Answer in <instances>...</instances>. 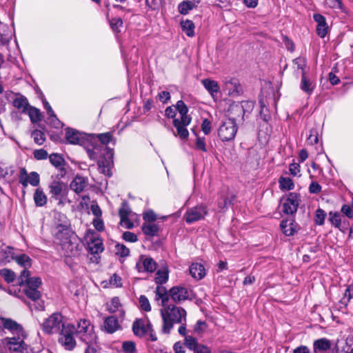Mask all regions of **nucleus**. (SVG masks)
<instances>
[{
	"mask_svg": "<svg viewBox=\"0 0 353 353\" xmlns=\"http://www.w3.org/2000/svg\"><path fill=\"white\" fill-rule=\"evenodd\" d=\"M58 216L62 219V223H57V225L54 226V236L59 241L62 249L65 251L66 256H75L78 254V249L77 246L70 240L72 232L70 228L69 221L63 214H59Z\"/></svg>",
	"mask_w": 353,
	"mask_h": 353,
	"instance_id": "nucleus-1",
	"label": "nucleus"
},
{
	"mask_svg": "<svg viewBox=\"0 0 353 353\" xmlns=\"http://www.w3.org/2000/svg\"><path fill=\"white\" fill-rule=\"evenodd\" d=\"M163 319L162 332L164 334H170L174 323L186 321V311L174 305L165 306L161 310Z\"/></svg>",
	"mask_w": 353,
	"mask_h": 353,
	"instance_id": "nucleus-2",
	"label": "nucleus"
},
{
	"mask_svg": "<svg viewBox=\"0 0 353 353\" xmlns=\"http://www.w3.org/2000/svg\"><path fill=\"white\" fill-rule=\"evenodd\" d=\"M41 283L42 281L40 277H30V272L26 270H23L17 279L19 285L26 284V288L23 290L24 293L28 298L33 301H39L41 298V292L38 290V288Z\"/></svg>",
	"mask_w": 353,
	"mask_h": 353,
	"instance_id": "nucleus-3",
	"label": "nucleus"
},
{
	"mask_svg": "<svg viewBox=\"0 0 353 353\" xmlns=\"http://www.w3.org/2000/svg\"><path fill=\"white\" fill-rule=\"evenodd\" d=\"M83 148L86 150L89 158L92 160H97L99 157L103 159L113 158V150L108 146L99 144L94 134H90L88 143Z\"/></svg>",
	"mask_w": 353,
	"mask_h": 353,
	"instance_id": "nucleus-4",
	"label": "nucleus"
},
{
	"mask_svg": "<svg viewBox=\"0 0 353 353\" xmlns=\"http://www.w3.org/2000/svg\"><path fill=\"white\" fill-rule=\"evenodd\" d=\"M75 333L80 340L85 344L96 343L97 336L94 331V326L88 320L81 319Z\"/></svg>",
	"mask_w": 353,
	"mask_h": 353,
	"instance_id": "nucleus-5",
	"label": "nucleus"
},
{
	"mask_svg": "<svg viewBox=\"0 0 353 353\" xmlns=\"http://www.w3.org/2000/svg\"><path fill=\"white\" fill-rule=\"evenodd\" d=\"M50 199L58 201V205H63V200L68 192V185L59 179H54L48 185Z\"/></svg>",
	"mask_w": 353,
	"mask_h": 353,
	"instance_id": "nucleus-6",
	"label": "nucleus"
},
{
	"mask_svg": "<svg viewBox=\"0 0 353 353\" xmlns=\"http://www.w3.org/2000/svg\"><path fill=\"white\" fill-rule=\"evenodd\" d=\"M63 316L59 312L52 314L41 325L42 330L48 334L59 333L62 329V325H65L63 322Z\"/></svg>",
	"mask_w": 353,
	"mask_h": 353,
	"instance_id": "nucleus-7",
	"label": "nucleus"
},
{
	"mask_svg": "<svg viewBox=\"0 0 353 353\" xmlns=\"http://www.w3.org/2000/svg\"><path fill=\"white\" fill-rule=\"evenodd\" d=\"M59 333V343H61L66 350H72L77 345L74 338L75 327L70 323L63 325L62 329Z\"/></svg>",
	"mask_w": 353,
	"mask_h": 353,
	"instance_id": "nucleus-8",
	"label": "nucleus"
},
{
	"mask_svg": "<svg viewBox=\"0 0 353 353\" xmlns=\"http://www.w3.org/2000/svg\"><path fill=\"white\" fill-rule=\"evenodd\" d=\"M208 214V208L206 205L201 203L188 208L183 215V219L188 224L203 220Z\"/></svg>",
	"mask_w": 353,
	"mask_h": 353,
	"instance_id": "nucleus-9",
	"label": "nucleus"
},
{
	"mask_svg": "<svg viewBox=\"0 0 353 353\" xmlns=\"http://www.w3.org/2000/svg\"><path fill=\"white\" fill-rule=\"evenodd\" d=\"M237 129L236 119L234 118H229L219 127L218 135L222 141H229L234 139Z\"/></svg>",
	"mask_w": 353,
	"mask_h": 353,
	"instance_id": "nucleus-10",
	"label": "nucleus"
},
{
	"mask_svg": "<svg viewBox=\"0 0 353 353\" xmlns=\"http://www.w3.org/2000/svg\"><path fill=\"white\" fill-rule=\"evenodd\" d=\"M300 194L296 192H290L282 205V211L284 214L294 215L296 213L299 203Z\"/></svg>",
	"mask_w": 353,
	"mask_h": 353,
	"instance_id": "nucleus-11",
	"label": "nucleus"
},
{
	"mask_svg": "<svg viewBox=\"0 0 353 353\" xmlns=\"http://www.w3.org/2000/svg\"><path fill=\"white\" fill-rule=\"evenodd\" d=\"M90 134L80 132L79 131L67 128L65 129V139L68 143L72 145H79L84 147L88 143Z\"/></svg>",
	"mask_w": 353,
	"mask_h": 353,
	"instance_id": "nucleus-12",
	"label": "nucleus"
},
{
	"mask_svg": "<svg viewBox=\"0 0 353 353\" xmlns=\"http://www.w3.org/2000/svg\"><path fill=\"white\" fill-rule=\"evenodd\" d=\"M157 268L155 261L149 256L141 254L136 263V269L139 272H154Z\"/></svg>",
	"mask_w": 353,
	"mask_h": 353,
	"instance_id": "nucleus-13",
	"label": "nucleus"
},
{
	"mask_svg": "<svg viewBox=\"0 0 353 353\" xmlns=\"http://www.w3.org/2000/svg\"><path fill=\"white\" fill-rule=\"evenodd\" d=\"M19 183L26 188L30 183L32 186H37L40 182L39 174L36 172H31L30 174H28L25 168L20 170L19 176Z\"/></svg>",
	"mask_w": 353,
	"mask_h": 353,
	"instance_id": "nucleus-14",
	"label": "nucleus"
},
{
	"mask_svg": "<svg viewBox=\"0 0 353 353\" xmlns=\"http://www.w3.org/2000/svg\"><path fill=\"white\" fill-rule=\"evenodd\" d=\"M152 324L148 319H137L132 324V331L137 336L143 337L151 328Z\"/></svg>",
	"mask_w": 353,
	"mask_h": 353,
	"instance_id": "nucleus-15",
	"label": "nucleus"
},
{
	"mask_svg": "<svg viewBox=\"0 0 353 353\" xmlns=\"http://www.w3.org/2000/svg\"><path fill=\"white\" fill-rule=\"evenodd\" d=\"M8 348L12 352H23L26 350V345L23 338L18 334L17 337H7L5 339Z\"/></svg>",
	"mask_w": 353,
	"mask_h": 353,
	"instance_id": "nucleus-16",
	"label": "nucleus"
},
{
	"mask_svg": "<svg viewBox=\"0 0 353 353\" xmlns=\"http://www.w3.org/2000/svg\"><path fill=\"white\" fill-rule=\"evenodd\" d=\"M169 295L173 301L180 303L188 299L189 291L183 286H174L169 290Z\"/></svg>",
	"mask_w": 353,
	"mask_h": 353,
	"instance_id": "nucleus-17",
	"label": "nucleus"
},
{
	"mask_svg": "<svg viewBox=\"0 0 353 353\" xmlns=\"http://www.w3.org/2000/svg\"><path fill=\"white\" fill-rule=\"evenodd\" d=\"M131 212L130 208L127 201H123L119 210V216L121 225H124L126 228L130 229L133 227V223L129 219V215Z\"/></svg>",
	"mask_w": 353,
	"mask_h": 353,
	"instance_id": "nucleus-18",
	"label": "nucleus"
},
{
	"mask_svg": "<svg viewBox=\"0 0 353 353\" xmlns=\"http://www.w3.org/2000/svg\"><path fill=\"white\" fill-rule=\"evenodd\" d=\"M313 19L317 23L316 26V34L321 38H324L328 31V25L326 23L325 17L319 13L313 14Z\"/></svg>",
	"mask_w": 353,
	"mask_h": 353,
	"instance_id": "nucleus-19",
	"label": "nucleus"
},
{
	"mask_svg": "<svg viewBox=\"0 0 353 353\" xmlns=\"http://www.w3.org/2000/svg\"><path fill=\"white\" fill-rule=\"evenodd\" d=\"M316 88L315 81L312 79L307 72H302L300 83L301 90L308 95H311Z\"/></svg>",
	"mask_w": 353,
	"mask_h": 353,
	"instance_id": "nucleus-20",
	"label": "nucleus"
},
{
	"mask_svg": "<svg viewBox=\"0 0 353 353\" xmlns=\"http://www.w3.org/2000/svg\"><path fill=\"white\" fill-rule=\"evenodd\" d=\"M254 108V103L252 101H242L240 104H236L231 107V111L234 114H242V120H244V116L250 114Z\"/></svg>",
	"mask_w": 353,
	"mask_h": 353,
	"instance_id": "nucleus-21",
	"label": "nucleus"
},
{
	"mask_svg": "<svg viewBox=\"0 0 353 353\" xmlns=\"http://www.w3.org/2000/svg\"><path fill=\"white\" fill-rule=\"evenodd\" d=\"M191 122L184 123L183 119H174L172 123L174 127L176 129V134L175 136H179L181 139H187L189 137V132L186 128V126L190 125Z\"/></svg>",
	"mask_w": 353,
	"mask_h": 353,
	"instance_id": "nucleus-22",
	"label": "nucleus"
},
{
	"mask_svg": "<svg viewBox=\"0 0 353 353\" xmlns=\"http://www.w3.org/2000/svg\"><path fill=\"white\" fill-rule=\"evenodd\" d=\"M353 297V283L348 285L345 290L343 297L338 302L336 307L339 310L346 309L350 301Z\"/></svg>",
	"mask_w": 353,
	"mask_h": 353,
	"instance_id": "nucleus-23",
	"label": "nucleus"
},
{
	"mask_svg": "<svg viewBox=\"0 0 353 353\" xmlns=\"http://www.w3.org/2000/svg\"><path fill=\"white\" fill-rule=\"evenodd\" d=\"M225 84L230 95H239L242 93V88L238 79L233 77L225 79Z\"/></svg>",
	"mask_w": 353,
	"mask_h": 353,
	"instance_id": "nucleus-24",
	"label": "nucleus"
},
{
	"mask_svg": "<svg viewBox=\"0 0 353 353\" xmlns=\"http://www.w3.org/2000/svg\"><path fill=\"white\" fill-rule=\"evenodd\" d=\"M189 270L191 276L196 280H201L205 276V269L201 263H192Z\"/></svg>",
	"mask_w": 353,
	"mask_h": 353,
	"instance_id": "nucleus-25",
	"label": "nucleus"
},
{
	"mask_svg": "<svg viewBox=\"0 0 353 353\" xmlns=\"http://www.w3.org/2000/svg\"><path fill=\"white\" fill-rule=\"evenodd\" d=\"M121 327L118 319L115 316H110L104 320V328L108 333H114Z\"/></svg>",
	"mask_w": 353,
	"mask_h": 353,
	"instance_id": "nucleus-26",
	"label": "nucleus"
},
{
	"mask_svg": "<svg viewBox=\"0 0 353 353\" xmlns=\"http://www.w3.org/2000/svg\"><path fill=\"white\" fill-rule=\"evenodd\" d=\"M49 161L55 168L60 170L61 172H65L64 168L65 161L62 155L58 153H52L49 155Z\"/></svg>",
	"mask_w": 353,
	"mask_h": 353,
	"instance_id": "nucleus-27",
	"label": "nucleus"
},
{
	"mask_svg": "<svg viewBox=\"0 0 353 353\" xmlns=\"http://www.w3.org/2000/svg\"><path fill=\"white\" fill-rule=\"evenodd\" d=\"M156 299H161V305L165 307L168 304V302L170 298L169 295V291L167 290L165 287L162 285L157 284L156 290Z\"/></svg>",
	"mask_w": 353,
	"mask_h": 353,
	"instance_id": "nucleus-28",
	"label": "nucleus"
},
{
	"mask_svg": "<svg viewBox=\"0 0 353 353\" xmlns=\"http://www.w3.org/2000/svg\"><path fill=\"white\" fill-rule=\"evenodd\" d=\"M201 83L212 97H214L220 90L218 83L214 80L204 79L201 81Z\"/></svg>",
	"mask_w": 353,
	"mask_h": 353,
	"instance_id": "nucleus-29",
	"label": "nucleus"
},
{
	"mask_svg": "<svg viewBox=\"0 0 353 353\" xmlns=\"http://www.w3.org/2000/svg\"><path fill=\"white\" fill-rule=\"evenodd\" d=\"M330 341L325 338L316 340L313 343L314 353H324V352L330 350Z\"/></svg>",
	"mask_w": 353,
	"mask_h": 353,
	"instance_id": "nucleus-30",
	"label": "nucleus"
},
{
	"mask_svg": "<svg viewBox=\"0 0 353 353\" xmlns=\"http://www.w3.org/2000/svg\"><path fill=\"white\" fill-rule=\"evenodd\" d=\"M283 234L288 236H292L296 232V225L294 219L283 220L280 224Z\"/></svg>",
	"mask_w": 353,
	"mask_h": 353,
	"instance_id": "nucleus-31",
	"label": "nucleus"
},
{
	"mask_svg": "<svg viewBox=\"0 0 353 353\" xmlns=\"http://www.w3.org/2000/svg\"><path fill=\"white\" fill-rule=\"evenodd\" d=\"M175 108L180 114L181 119H183V122L186 123L191 122L192 118L188 115V108L182 100H179L176 102Z\"/></svg>",
	"mask_w": 353,
	"mask_h": 353,
	"instance_id": "nucleus-32",
	"label": "nucleus"
},
{
	"mask_svg": "<svg viewBox=\"0 0 353 353\" xmlns=\"http://www.w3.org/2000/svg\"><path fill=\"white\" fill-rule=\"evenodd\" d=\"M143 232L149 236H158L160 227L154 223H144L141 226Z\"/></svg>",
	"mask_w": 353,
	"mask_h": 353,
	"instance_id": "nucleus-33",
	"label": "nucleus"
},
{
	"mask_svg": "<svg viewBox=\"0 0 353 353\" xmlns=\"http://www.w3.org/2000/svg\"><path fill=\"white\" fill-rule=\"evenodd\" d=\"M6 328L12 332H16L18 334H23V330L21 325L11 319L4 318L3 329Z\"/></svg>",
	"mask_w": 353,
	"mask_h": 353,
	"instance_id": "nucleus-34",
	"label": "nucleus"
},
{
	"mask_svg": "<svg viewBox=\"0 0 353 353\" xmlns=\"http://www.w3.org/2000/svg\"><path fill=\"white\" fill-rule=\"evenodd\" d=\"M86 187V181L83 177L77 176L72 181L70 188L77 193L81 192Z\"/></svg>",
	"mask_w": 353,
	"mask_h": 353,
	"instance_id": "nucleus-35",
	"label": "nucleus"
},
{
	"mask_svg": "<svg viewBox=\"0 0 353 353\" xmlns=\"http://www.w3.org/2000/svg\"><path fill=\"white\" fill-rule=\"evenodd\" d=\"M13 259L21 267H23V270H27L32 265V259L26 254H17L13 256Z\"/></svg>",
	"mask_w": 353,
	"mask_h": 353,
	"instance_id": "nucleus-36",
	"label": "nucleus"
},
{
	"mask_svg": "<svg viewBox=\"0 0 353 353\" xmlns=\"http://www.w3.org/2000/svg\"><path fill=\"white\" fill-rule=\"evenodd\" d=\"M181 26L182 30L188 37H192L194 36L195 25L192 21L189 19L181 21Z\"/></svg>",
	"mask_w": 353,
	"mask_h": 353,
	"instance_id": "nucleus-37",
	"label": "nucleus"
},
{
	"mask_svg": "<svg viewBox=\"0 0 353 353\" xmlns=\"http://www.w3.org/2000/svg\"><path fill=\"white\" fill-rule=\"evenodd\" d=\"M112 161V159H108V157L101 160H99L97 165L100 172L108 176H110L112 174L110 168Z\"/></svg>",
	"mask_w": 353,
	"mask_h": 353,
	"instance_id": "nucleus-38",
	"label": "nucleus"
},
{
	"mask_svg": "<svg viewBox=\"0 0 353 353\" xmlns=\"http://www.w3.org/2000/svg\"><path fill=\"white\" fill-rule=\"evenodd\" d=\"M88 249L91 254H99L103 251V246L101 240L94 239L88 243Z\"/></svg>",
	"mask_w": 353,
	"mask_h": 353,
	"instance_id": "nucleus-39",
	"label": "nucleus"
},
{
	"mask_svg": "<svg viewBox=\"0 0 353 353\" xmlns=\"http://www.w3.org/2000/svg\"><path fill=\"white\" fill-rule=\"evenodd\" d=\"M35 205L39 207L45 205L47 203V196L40 188H37L34 193Z\"/></svg>",
	"mask_w": 353,
	"mask_h": 353,
	"instance_id": "nucleus-40",
	"label": "nucleus"
},
{
	"mask_svg": "<svg viewBox=\"0 0 353 353\" xmlns=\"http://www.w3.org/2000/svg\"><path fill=\"white\" fill-rule=\"evenodd\" d=\"M13 105L22 112H26L29 108L28 99L23 96L16 98L13 101Z\"/></svg>",
	"mask_w": 353,
	"mask_h": 353,
	"instance_id": "nucleus-41",
	"label": "nucleus"
},
{
	"mask_svg": "<svg viewBox=\"0 0 353 353\" xmlns=\"http://www.w3.org/2000/svg\"><path fill=\"white\" fill-rule=\"evenodd\" d=\"M279 188L281 190H292L294 188V184L290 177L281 176L279 179Z\"/></svg>",
	"mask_w": 353,
	"mask_h": 353,
	"instance_id": "nucleus-42",
	"label": "nucleus"
},
{
	"mask_svg": "<svg viewBox=\"0 0 353 353\" xmlns=\"http://www.w3.org/2000/svg\"><path fill=\"white\" fill-rule=\"evenodd\" d=\"M194 8L195 3L190 0L183 1L178 5V10L181 14H187Z\"/></svg>",
	"mask_w": 353,
	"mask_h": 353,
	"instance_id": "nucleus-43",
	"label": "nucleus"
},
{
	"mask_svg": "<svg viewBox=\"0 0 353 353\" xmlns=\"http://www.w3.org/2000/svg\"><path fill=\"white\" fill-rule=\"evenodd\" d=\"M336 353H353V338H347L341 347H336Z\"/></svg>",
	"mask_w": 353,
	"mask_h": 353,
	"instance_id": "nucleus-44",
	"label": "nucleus"
},
{
	"mask_svg": "<svg viewBox=\"0 0 353 353\" xmlns=\"http://www.w3.org/2000/svg\"><path fill=\"white\" fill-rule=\"evenodd\" d=\"M168 280V270L167 268L159 270L155 275L154 281L157 284L163 285Z\"/></svg>",
	"mask_w": 353,
	"mask_h": 353,
	"instance_id": "nucleus-45",
	"label": "nucleus"
},
{
	"mask_svg": "<svg viewBox=\"0 0 353 353\" xmlns=\"http://www.w3.org/2000/svg\"><path fill=\"white\" fill-rule=\"evenodd\" d=\"M28 115L30 121L33 123H36L42 119V115L40 110L34 107H29L28 108Z\"/></svg>",
	"mask_w": 353,
	"mask_h": 353,
	"instance_id": "nucleus-46",
	"label": "nucleus"
},
{
	"mask_svg": "<svg viewBox=\"0 0 353 353\" xmlns=\"http://www.w3.org/2000/svg\"><path fill=\"white\" fill-rule=\"evenodd\" d=\"M97 142L99 144L107 146V144L112 141V133L110 132L95 134Z\"/></svg>",
	"mask_w": 353,
	"mask_h": 353,
	"instance_id": "nucleus-47",
	"label": "nucleus"
},
{
	"mask_svg": "<svg viewBox=\"0 0 353 353\" xmlns=\"http://www.w3.org/2000/svg\"><path fill=\"white\" fill-rule=\"evenodd\" d=\"M185 345L190 350L194 352L198 346L200 345L196 338L192 336H185L184 339Z\"/></svg>",
	"mask_w": 353,
	"mask_h": 353,
	"instance_id": "nucleus-48",
	"label": "nucleus"
},
{
	"mask_svg": "<svg viewBox=\"0 0 353 353\" xmlns=\"http://www.w3.org/2000/svg\"><path fill=\"white\" fill-rule=\"evenodd\" d=\"M0 274L8 283L14 282L16 279L15 273L12 270L8 268H3L1 270Z\"/></svg>",
	"mask_w": 353,
	"mask_h": 353,
	"instance_id": "nucleus-49",
	"label": "nucleus"
},
{
	"mask_svg": "<svg viewBox=\"0 0 353 353\" xmlns=\"http://www.w3.org/2000/svg\"><path fill=\"white\" fill-rule=\"evenodd\" d=\"M329 221L335 228H340L341 226V215L339 212H330Z\"/></svg>",
	"mask_w": 353,
	"mask_h": 353,
	"instance_id": "nucleus-50",
	"label": "nucleus"
},
{
	"mask_svg": "<svg viewBox=\"0 0 353 353\" xmlns=\"http://www.w3.org/2000/svg\"><path fill=\"white\" fill-rule=\"evenodd\" d=\"M31 137L34 139V142L41 145L46 141V136L43 132L39 130H34L31 134Z\"/></svg>",
	"mask_w": 353,
	"mask_h": 353,
	"instance_id": "nucleus-51",
	"label": "nucleus"
},
{
	"mask_svg": "<svg viewBox=\"0 0 353 353\" xmlns=\"http://www.w3.org/2000/svg\"><path fill=\"white\" fill-rule=\"evenodd\" d=\"M121 306L120 300L118 297L115 296L111 299L110 303L107 304V310L110 313H114Z\"/></svg>",
	"mask_w": 353,
	"mask_h": 353,
	"instance_id": "nucleus-52",
	"label": "nucleus"
},
{
	"mask_svg": "<svg viewBox=\"0 0 353 353\" xmlns=\"http://www.w3.org/2000/svg\"><path fill=\"white\" fill-rule=\"evenodd\" d=\"M326 213L321 208H319L315 212V223L316 225H322L324 224Z\"/></svg>",
	"mask_w": 353,
	"mask_h": 353,
	"instance_id": "nucleus-53",
	"label": "nucleus"
},
{
	"mask_svg": "<svg viewBox=\"0 0 353 353\" xmlns=\"http://www.w3.org/2000/svg\"><path fill=\"white\" fill-rule=\"evenodd\" d=\"M123 20L121 18H113L110 21L112 30L115 32H120V28L123 26Z\"/></svg>",
	"mask_w": 353,
	"mask_h": 353,
	"instance_id": "nucleus-54",
	"label": "nucleus"
},
{
	"mask_svg": "<svg viewBox=\"0 0 353 353\" xmlns=\"http://www.w3.org/2000/svg\"><path fill=\"white\" fill-rule=\"evenodd\" d=\"M307 141L311 145H314L319 141V134L316 128H312L310 130V135L307 137Z\"/></svg>",
	"mask_w": 353,
	"mask_h": 353,
	"instance_id": "nucleus-55",
	"label": "nucleus"
},
{
	"mask_svg": "<svg viewBox=\"0 0 353 353\" xmlns=\"http://www.w3.org/2000/svg\"><path fill=\"white\" fill-rule=\"evenodd\" d=\"M195 149L206 152V144L205 137H197L195 142Z\"/></svg>",
	"mask_w": 353,
	"mask_h": 353,
	"instance_id": "nucleus-56",
	"label": "nucleus"
},
{
	"mask_svg": "<svg viewBox=\"0 0 353 353\" xmlns=\"http://www.w3.org/2000/svg\"><path fill=\"white\" fill-rule=\"evenodd\" d=\"M293 63L297 65V68L301 70L302 72H305V68L307 61L306 59L303 57H297L293 60Z\"/></svg>",
	"mask_w": 353,
	"mask_h": 353,
	"instance_id": "nucleus-57",
	"label": "nucleus"
},
{
	"mask_svg": "<svg viewBox=\"0 0 353 353\" xmlns=\"http://www.w3.org/2000/svg\"><path fill=\"white\" fill-rule=\"evenodd\" d=\"M139 303L141 309L145 312L151 310V306L148 299L145 295H141L139 298Z\"/></svg>",
	"mask_w": 353,
	"mask_h": 353,
	"instance_id": "nucleus-58",
	"label": "nucleus"
},
{
	"mask_svg": "<svg viewBox=\"0 0 353 353\" xmlns=\"http://www.w3.org/2000/svg\"><path fill=\"white\" fill-rule=\"evenodd\" d=\"M122 348L125 353H134L136 350L135 343L128 341L123 343Z\"/></svg>",
	"mask_w": 353,
	"mask_h": 353,
	"instance_id": "nucleus-59",
	"label": "nucleus"
},
{
	"mask_svg": "<svg viewBox=\"0 0 353 353\" xmlns=\"http://www.w3.org/2000/svg\"><path fill=\"white\" fill-rule=\"evenodd\" d=\"M143 219L147 223H154L157 219V215L153 210H150L143 213Z\"/></svg>",
	"mask_w": 353,
	"mask_h": 353,
	"instance_id": "nucleus-60",
	"label": "nucleus"
},
{
	"mask_svg": "<svg viewBox=\"0 0 353 353\" xmlns=\"http://www.w3.org/2000/svg\"><path fill=\"white\" fill-rule=\"evenodd\" d=\"M48 119L49 120L50 125L54 128H59L63 125V123L59 120L54 113L49 115Z\"/></svg>",
	"mask_w": 353,
	"mask_h": 353,
	"instance_id": "nucleus-61",
	"label": "nucleus"
},
{
	"mask_svg": "<svg viewBox=\"0 0 353 353\" xmlns=\"http://www.w3.org/2000/svg\"><path fill=\"white\" fill-rule=\"evenodd\" d=\"M259 116L261 119H263L265 122H268V121L271 119V116L269 114L268 109L264 105H261V110L259 112Z\"/></svg>",
	"mask_w": 353,
	"mask_h": 353,
	"instance_id": "nucleus-62",
	"label": "nucleus"
},
{
	"mask_svg": "<svg viewBox=\"0 0 353 353\" xmlns=\"http://www.w3.org/2000/svg\"><path fill=\"white\" fill-rule=\"evenodd\" d=\"M117 254L122 257L128 256L130 254V250L123 244H117Z\"/></svg>",
	"mask_w": 353,
	"mask_h": 353,
	"instance_id": "nucleus-63",
	"label": "nucleus"
},
{
	"mask_svg": "<svg viewBox=\"0 0 353 353\" xmlns=\"http://www.w3.org/2000/svg\"><path fill=\"white\" fill-rule=\"evenodd\" d=\"M123 239L128 242L134 243L138 241L137 235L131 232H124L123 233Z\"/></svg>",
	"mask_w": 353,
	"mask_h": 353,
	"instance_id": "nucleus-64",
	"label": "nucleus"
}]
</instances>
